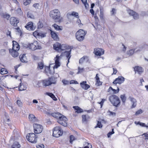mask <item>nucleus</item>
<instances>
[{"mask_svg": "<svg viewBox=\"0 0 148 148\" xmlns=\"http://www.w3.org/2000/svg\"><path fill=\"white\" fill-rule=\"evenodd\" d=\"M49 15L56 22H60V14L58 10L55 9L51 11L49 13Z\"/></svg>", "mask_w": 148, "mask_h": 148, "instance_id": "nucleus-1", "label": "nucleus"}, {"mask_svg": "<svg viewBox=\"0 0 148 148\" xmlns=\"http://www.w3.org/2000/svg\"><path fill=\"white\" fill-rule=\"evenodd\" d=\"M43 86L45 87L51 85L52 84H55L56 83V78L53 77H51L47 79L41 81Z\"/></svg>", "mask_w": 148, "mask_h": 148, "instance_id": "nucleus-2", "label": "nucleus"}, {"mask_svg": "<svg viewBox=\"0 0 148 148\" xmlns=\"http://www.w3.org/2000/svg\"><path fill=\"white\" fill-rule=\"evenodd\" d=\"M110 102L113 106L117 107L120 104L121 101L119 97L115 95H110L109 97Z\"/></svg>", "mask_w": 148, "mask_h": 148, "instance_id": "nucleus-3", "label": "nucleus"}, {"mask_svg": "<svg viewBox=\"0 0 148 148\" xmlns=\"http://www.w3.org/2000/svg\"><path fill=\"white\" fill-rule=\"evenodd\" d=\"M86 32L82 29L79 30L75 34V38L79 41H82L84 39Z\"/></svg>", "mask_w": 148, "mask_h": 148, "instance_id": "nucleus-4", "label": "nucleus"}, {"mask_svg": "<svg viewBox=\"0 0 148 148\" xmlns=\"http://www.w3.org/2000/svg\"><path fill=\"white\" fill-rule=\"evenodd\" d=\"M67 118L61 114L57 120L58 122L60 124L64 127H66L67 124L66 123Z\"/></svg>", "mask_w": 148, "mask_h": 148, "instance_id": "nucleus-5", "label": "nucleus"}, {"mask_svg": "<svg viewBox=\"0 0 148 148\" xmlns=\"http://www.w3.org/2000/svg\"><path fill=\"white\" fill-rule=\"evenodd\" d=\"M62 130L59 126H57L54 128L53 135V136L58 137L62 134Z\"/></svg>", "mask_w": 148, "mask_h": 148, "instance_id": "nucleus-6", "label": "nucleus"}, {"mask_svg": "<svg viewBox=\"0 0 148 148\" xmlns=\"http://www.w3.org/2000/svg\"><path fill=\"white\" fill-rule=\"evenodd\" d=\"M29 135L26 136V138L28 140L32 143H35L37 141V137L34 133H30L29 134Z\"/></svg>", "mask_w": 148, "mask_h": 148, "instance_id": "nucleus-7", "label": "nucleus"}, {"mask_svg": "<svg viewBox=\"0 0 148 148\" xmlns=\"http://www.w3.org/2000/svg\"><path fill=\"white\" fill-rule=\"evenodd\" d=\"M33 126L34 132L35 134H39L42 132L43 127L41 125L35 123L33 124Z\"/></svg>", "mask_w": 148, "mask_h": 148, "instance_id": "nucleus-8", "label": "nucleus"}, {"mask_svg": "<svg viewBox=\"0 0 148 148\" xmlns=\"http://www.w3.org/2000/svg\"><path fill=\"white\" fill-rule=\"evenodd\" d=\"M29 48L32 50H35L37 49H41V47L39 46L37 41H34L33 43L29 44Z\"/></svg>", "mask_w": 148, "mask_h": 148, "instance_id": "nucleus-9", "label": "nucleus"}, {"mask_svg": "<svg viewBox=\"0 0 148 148\" xmlns=\"http://www.w3.org/2000/svg\"><path fill=\"white\" fill-rule=\"evenodd\" d=\"M19 22V21L15 17H12L10 19V24L14 27L17 26V23Z\"/></svg>", "mask_w": 148, "mask_h": 148, "instance_id": "nucleus-10", "label": "nucleus"}, {"mask_svg": "<svg viewBox=\"0 0 148 148\" xmlns=\"http://www.w3.org/2000/svg\"><path fill=\"white\" fill-rule=\"evenodd\" d=\"M125 79L122 76H119L118 78H116L115 80L113 82V83L116 85V84H121L123 83Z\"/></svg>", "mask_w": 148, "mask_h": 148, "instance_id": "nucleus-11", "label": "nucleus"}, {"mask_svg": "<svg viewBox=\"0 0 148 148\" xmlns=\"http://www.w3.org/2000/svg\"><path fill=\"white\" fill-rule=\"evenodd\" d=\"M94 53L96 55L100 56L104 53V50L99 48L95 49Z\"/></svg>", "mask_w": 148, "mask_h": 148, "instance_id": "nucleus-12", "label": "nucleus"}, {"mask_svg": "<svg viewBox=\"0 0 148 148\" xmlns=\"http://www.w3.org/2000/svg\"><path fill=\"white\" fill-rule=\"evenodd\" d=\"M127 12L130 15L133 16L135 19H136L138 18V14L133 10H128Z\"/></svg>", "mask_w": 148, "mask_h": 148, "instance_id": "nucleus-13", "label": "nucleus"}, {"mask_svg": "<svg viewBox=\"0 0 148 148\" xmlns=\"http://www.w3.org/2000/svg\"><path fill=\"white\" fill-rule=\"evenodd\" d=\"M80 85L82 88L85 90H87L90 87V86L86 84V81H84L80 83Z\"/></svg>", "mask_w": 148, "mask_h": 148, "instance_id": "nucleus-14", "label": "nucleus"}, {"mask_svg": "<svg viewBox=\"0 0 148 148\" xmlns=\"http://www.w3.org/2000/svg\"><path fill=\"white\" fill-rule=\"evenodd\" d=\"M62 57V55L60 56L58 55L56 56V58H55V65L54 67L56 68H57L60 65V63L59 61L60 57Z\"/></svg>", "mask_w": 148, "mask_h": 148, "instance_id": "nucleus-15", "label": "nucleus"}, {"mask_svg": "<svg viewBox=\"0 0 148 148\" xmlns=\"http://www.w3.org/2000/svg\"><path fill=\"white\" fill-rule=\"evenodd\" d=\"M12 42L13 47L12 49L17 51H18L20 49V47L19 44L16 42L15 41H13Z\"/></svg>", "mask_w": 148, "mask_h": 148, "instance_id": "nucleus-16", "label": "nucleus"}, {"mask_svg": "<svg viewBox=\"0 0 148 148\" xmlns=\"http://www.w3.org/2000/svg\"><path fill=\"white\" fill-rule=\"evenodd\" d=\"M9 51L10 53L13 57H16L18 55L17 51L13 49H9Z\"/></svg>", "mask_w": 148, "mask_h": 148, "instance_id": "nucleus-17", "label": "nucleus"}, {"mask_svg": "<svg viewBox=\"0 0 148 148\" xmlns=\"http://www.w3.org/2000/svg\"><path fill=\"white\" fill-rule=\"evenodd\" d=\"M129 98L130 99V101L132 103V106L131 107V108H133L135 107L136 106V99L133 97H129Z\"/></svg>", "mask_w": 148, "mask_h": 148, "instance_id": "nucleus-18", "label": "nucleus"}, {"mask_svg": "<svg viewBox=\"0 0 148 148\" xmlns=\"http://www.w3.org/2000/svg\"><path fill=\"white\" fill-rule=\"evenodd\" d=\"M134 70L135 72H137L138 74H140L143 71V68L139 66H136L134 68Z\"/></svg>", "mask_w": 148, "mask_h": 148, "instance_id": "nucleus-19", "label": "nucleus"}, {"mask_svg": "<svg viewBox=\"0 0 148 148\" xmlns=\"http://www.w3.org/2000/svg\"><path fill=\"white\" fill-rule=\"evenodd\" d=\"M19 58L21 61L22 62L26 63L27 62V60L25 55H20L19 56Z\"/></svg>", "mask_w": 148, "mask_h": 148, "instance_id": "nucleus-20", "label": "nucleus"}, {"mask_svg": "<svg viewBox=\"0 0 148 148\" xmlns=\"http://www.w3.org/2000/svg\"><path fill=\"white\" fill-rule=\"evenodd\" d=\"M51 34L52 37L55 40H58L59 39V38L57 35L54 32L51 30Z\"/></svg>", "mask_w": 148, "mask_h": 148, "instance_id": "nucleus-21", "label": "nucleus"}, {"mask_svg": "<svg viewBox=\"0 0 148 148\" xmlns=\"http://www.w3.org/2000/svg\"><path fill=\"white\" fill-rule=\"evenodd\" d=\"M33 23L30 22L25 26V27L28 30H32L33 29Z\"/></svg>", "mask_w": 148, "mask_h": 148, "instance_id": "nucleus-22", "label": "nucleus"}, {"mask_svg": "<svg viewBox=\"0 0 148 148\" xmlns=\"http://www.w3.org/2000/svg\"><path fill=\"white\" fill-rule=\"evenodd\" d=\"M29 121L32 122H34L36 120V118L34 115L32 114L29 115Z\"/></svg>", "mask_w": 148, "mask_h": 148, "instance_id": "nucleus-23", "label": "nucleus"}, {"mask_svg": "<svg viewBox=\"0 0 148 148\" xmlns=\"http://www.w3.org/2000/svg\"><path fill=\"white\" fill-rule=\"evenodd\" d=\"M98 74H97L96 75V76L95 78L96 79V83L95 84L97 86H99L102 85V82L100 81L99 78L98 76Z\"/></svg>", "mask_w": 148, "mask_h": 148, "instance_id": "nucleus-24", "label": "nucleus"}, {"mask_svg": "<svg viewBox=\"0 0 148 148\" xmlns=\"http://www.w3.org/2000/svg\"><path fill=\"white\" fill-rule=\"evenodd\" d=\"M73 108L76 110L75 112L79 113H82L83 112V110L78 106H73Z\"/></svg>", "mask_w": 148, "mask_h": 148, "instance_id": "nucleus-25", "label": "nucleus"}, {"mask_svg": "<svg viewBox=\"0 0 148 148\" xmlns=\"http://www.w3.org/2000/svg\"><path fill=\"white\" fill-rule=\"evenodd\" d=\"M61 45L58 42H57L53 45L54 49L56 50H60Z\"/></svg>", "mask_w": 148, "mask_h": 148, "instance_id": "nucleus-26", "label": "nucleus"}, {"mask_svg": "<svg viewBox=\"0 0 148 148\" xmlns=\"http://www.w3.org/2000/svg\"><path fill=\"white\" fill-rule=\"evenodd\" d=\"M61 114L58 112H54L51 113V115L58 119Z\"/></svg>", "mask_w": 148, "mask_h": 148, "instance_id": "nucleus-27", "label": "nucleus"}, {"mask_svg": "<svg viewBox=\"0 0 148 148\" xmlns=\"http://www.w3.org/2000/svg\"><path fill=\"white\" fill-rule=\"evenodd\" d=\"M20 145L18 142H15L12 146V148H19L20 147Z\"/></svg>", "mask_w": 148, "mask_h": 148, "instance_id": "nucleus-28", "label": "nucleus"}, {"mask_svg": "<svg viewBox=\"0 0 148 148\" xmlns=\"http://www.w3.org/2000/svg\"><path fill=\"white\" fill-rule=\"evenodd\" d=\"M82 121L84 122L86 121L90 118L88 114L83 115H82Z\"/></svg>", "mask_w": 148, "mask_h": 148, "instance_id": "nucleus-29", "label": "nucleus"}, {"mask_svg": "<svg viewBox=\"0 0 148 148\" xmlns=\"http://www.w3.org/2000/svg\"><path fill=\"white\" fill-rule=\"evenodd\" d=\"M71 49H70L68 51H65L64 52V54L66 56L67 58H68L70 56H71L70 54L71 53Z\"/></svg>", "mask_w": 148, "mask_h": 148, "instance_id": "nucleus-30", "label": "nucleus"}, {"mask_svg": "<svg viewBox=\"0 0 148 148\" xmlns=\"http://www.w3.org/2000/svg\"><path fill=\"white\" fill-rule=\"evenodd\" d=\"M69 48V46L66 44H63L61 46L60 49L62 50H64L67 49Z\"/></svg>", "mask_w": 148, "mask_h": 148, "instance_id": "nucleus-31", "label": "nucleus"}, {"mask_svg": "<svg viewBox=\"0 0 148 148\" xmlns=\"http://www.w3.org/2000/svg\"><path fill=\"white\" fill-rule=\"evenodd\" d=\"M53 26L54 27L55 29L57 30H61L62 29V27H60L56 24H53Z\"/></svg>", "mask_w": 148, "mask_h": 148, "instance_id": "nucleus-32", "label": "nucleus"}, {"mask_svg": "<svg viewBox=\"0 0 148 148\" xmlns=\"http://www.w3.org/2000/svg\"><path fill=\"white\" fill-rule=\"evenodd\" d=\"M120 98L121 99L123 103L124 104L126 99V97L125 96V94L121 95L120 96Z\"/></svg>", "mask_w": 148, "mask_h": 148, "instance_id": "nucleus-33", "label": "nucleus"}, {"mask_svg": "<svg viewBox=\"0 0 148 148\" xmlns=\"http://www.w3.org/2000/svg\"><path fill=\"white\" fill-rule=\"evenodd\" d=\"M21 85L18 88V90L19 91H22L25 90L26 89V87L24 86L23 84H22L21 83L20 84Z\"/></svg>", "mask_w": 148, "mask_h": 148, "instance_id": "nucleus-34", "label": "nucleus"}, {"mask_svg": "<svg viewBox=\"0 0 148 148\" xmlns=\"http://www.w3.org/2000/svg\"><path fill=\"white\" fill-rule=\"evenodd\" d=\"M44 64L42 62H40L38 63V68H39L40 69H42L43 68Z\"/></svg>", "mask_w": 148, "mask_h": 148, "instance_id": "nucleus-35", "label": "nucleus"}, {"mask_svg": "<svg viewBox=\"0 0 148 148\" xmlns=\"http://www.w3.org/2000/svg\"><path fill=\"white\" fill-rule=\"evenodd\" d=\"M134 49H132L129 50L127 52V54L129 56L132 55L134 52Z\"/></svg>", "mask_w": 148, "mask_h": 148, "instance_id": "nucleus-36", "label": "nucleus"}, {"mask_svg": "<svg viewBox=\"0 0 148 148\" xmlns=\"http://www.w3.org/2000/svg\"><path fill=\"white\" fill-rule=\"evenodd\" d=\"M134 123L135 124H136V125H139L141 126H142L143 127H146V125H145V124L144 123L140 122H137L136 121H135L134 122Z\"/></svg>", "mask_w": 148, "mask_h": 148, "instance_id": "nucleus-37", "label": "nucleus"}, {"mask_svg": "<svg viewBox=\"0 0 148 148\" xmlns=\"http://www.w3.org/2000/svg\"><path fill=\"white\" fill-rule=\"evenodd\" d=\"M30 0H24L23 1V3L25 5H29L31 3Z\"/></svg>", "mask_w": 148, "mask_h": 148, "instance_id": "nucleus-38", "label": "nucleus"}, {"mask_svg": "<svg viewBox=\"0 0 148 148\" xmlns=\"http://www.w3.org/2000/svg\"><path fill=\"white\" fill-rule=\"evenodd\" d=\"M0 72L1 74L2 75L6 74L8 72V71L4 68L1 69Z\"/></svg>", "mask_w": 148, "mask_h": 148, "instance_id": "nucleus-39", "label": "nucleus"}, {"mask_svg": "<svg viewBox=\"0 0 148 148\" xmlns=\"http://www.w3.org/2000/svg\"><path fill=\"white\" fill-rule=\"evenodd\" d=\"M70 15H72L73 16H74L75 17H76L77 18H78V14L77 12H73L72 13L70 14Z\"/></svg>", "mask_w": 148, "mask_h": 148, "instance_id": "nucleus-40", "label": "nucleus"}, {"mask_svg": "<svg viewBox=\"0 0 148 148\" xmlns=\"http://www.w3.org/2000/svg\"><path fill=\"white\" fill-rule=\"evenodd\" d=\"M2 16L4 18H6L7 20H9L10 17V16L8 14H3Z\"/></svg>", "mask_w": 148, "mask_h": 148, "instance_id": "nucleus-41", "label": "nucleus"}, {"mask_svg": "<svg viewBox=\"0 0 148 148\" xmlns=\"http://www.w3.org/2000/svg\"><path fill=\"white\" fill-rule=\"evenodd\" d=\"M5 50L3 49H1L0 50V54L1 55L3 56L5 54Z\"/></svg>", "mask_w": 148, "mask_h": 148, "instance_id": "nucleus-42", "label": "nucleus"}, {"mask_svg": "<svg viewBox=\"0 0 148 148\" xmlns=\"http://www.w3.org/2000/svg\"><path fill=\"white\" fill-rule=\"evenodd\" d=\"M70 143H72V142L75 139L74 136L72 135L70 136Z\"/></svg>", "mask_w": 148, "mask_h": 148, "instance_id": "nucleus-43", "label": "nucleus"}, {"mask_svg": "<svg viewBox=\"0 0 148 148\" xmlns=\"http://www.w3.org/2000/svg\"><path fill=\"white\" fill-rule=\"evenodd\" d=\"M85 57H86V56H84L83 57L80 59L79 60V63L80 64H82L83 62L84 61L85 59Z\"/></svg>", "mask_w": 148, "mask_h": 148, "instance_id": "nucleus-44", "label": "nucleus"}, {"mask_svg": "<svg viewBox=\"0 0 148 148\" xmlns=\"http://www.w3.org/2000/svg\"><path fill=\"white\" fill-rule=\"evenodd\" d=\"M38 28L40 29L43 26V24L39 21L38 23Z\"/></svg>", "mask_w": 148, "mask_h": 148, "instance_id": "nucleus-45", "label": "nucleus"}, {"mask_svg": "<svg viewBox=\"0 0 148 148\" xmlns=\"http://www.w3.org/2000/svg\"><path fill=\"white\" fill-rule=\"evenodd\" d=\"M143 111L142 110L140 109L138 110L136 113L135 115H138L139 114H141L142 113Z\"/></svg>", "mask_w": 148, "mask_h": 148, "instance_id": "nucleus-46", "label": "nucleus"}, {"mask_svg": "<svg viewBox=\"0 0 148 148\" xmlns=\"http://www.w3.org/2000/svg\"><path fill=\"white\" fill-rule=\"evenodd\" d=\"M112 90L114 92V94H116L118 93L119 90V89L118 87H117V89L116 90L114 89H112Z\"/></svg>", "mask_w": 148, "mask_h": 148, "instance_id": "nucleus-47", "label": "nucleus"}, {"mask_svg": "<svg viewBox=\"0 0 148 148\" xmlns=\"http://www.w3.org/2000/svg\"><path fill=\"white\" fill-rule=\"evenodd\" d=\"M27 16L28 18H33L34 16L31 14L30 12H28L27 14Z\"/></svg>", "mask_w": 148, "mask_h": 148, "instance_id": "nucleus-48", "label": "nucleus"}, {"mask_svg": "<svg viewBox=\"0 0 148 148\" xmlns=\"http://www.w3.org/2000/svg\"><path fill=\"white\" fill-rule=\"evenodd\" d=\"M33 6L36 9H38L39 8V3H36L34 4L33 5Z\"/></svg>", "mask_w": 148, "mask_h": 148, "instance_id": "nucleus-49", "label": "nucleus"}, {"mask_svg": "<svg viewBox=\"0 0 148 148\" xmlns=\"http://www.w3.org/2000/svg\"><path fill=\"white\" fill-rule=\"evenodd\" d=\"M62 82L64 85L68 84L69 83V81L64 79L63 80Z\"/></svg>", "mask_w": 148, "mask_h": 148, "instance_id": "nucleus-50", "label": "nucleus"}, {"mask_svg": "<svg viewBox=\"0 0 148 148\" xmlns=\"http://www.w3.org/2000/svg\"><path fill=\"white\" fill-rule=\"evenodd\" d=\"M98 127L99 128H101L102 127V125H101V122L98 121V123L97 124V126L96 127H95V128Z\"/></svg>", "mask_w": 148, "mask_h": 148, "instance_id": "nucleus-51", "label": "nucleus"}, {"mask_svg": "<svg viewBox=\"0 0 148 148\" xmlns=\"http://www.w3.org/2000/svg\"><path fill=\"white\" fill-rule=\"evenodd\" d=\"M37 148H44V146L42 144H41L39 145H38L36 146Z\"/></svg>", "mask_w": 148, "mask_h": 148, "instance_id": "nucleus-52", "label": "nucleus"}, {"mask_svg": "<svg viewBox=\"0 0 148 148\" xmlns=\"http://www.w3.org/2000/svg\"><path fill=\"white\" fill-rule=\"evenodd\" d=\"M110 113L109 115L110 116H114L116 115V113L115 112H111L110 111H109Z\"/></svg>", "mask_w": 148, "mask_h": 148, "instance_id": "nucleus-53", "label": "nucleus"}, {"mask_svg": "<svg viewBox=\"0 0 148 148\" xmlns=\"http://www.w3.org/2000/svg\"><path fill=\"white\" fill-rule=\"evenodd\" d=\"M114 133V132H109L107 134L108 137L109 138L110 137V136L112 134Z\"/></svg>", "mask_w": 148, "mask_h": 148, "instance_id": "nucleus-54", "label": "nucleus"}, {"mask_svg": "<svg viewBox=\"0 0 148 148\" xmlns=\"http://www.w3.org/2000/svg\"><path fill=\"white\" fill-rule=\"evenodd\" d=\"M83 71V69H80L79 67H78V71L77 72V74H79L80 73H82Z\"/></svg>", "mask_w": 148, "mask_h": 148, "instance_id": "nucleus-55", "label": "nucleus"}, {"mask_svg": "<svg viewBox=\"0 0 148 148\" xmlns=\"http://www.w3.org/2000/svg\"><path fill=\"white\" fill-rule=\"evenodd\" d=\"M77 82L76 81L74 80H71L70 82V84H77Z\"/></svg>", "mask_w": 148, "mask_h": 148, "instance_id": "nucleus-56", "label": "nucleus"}, {"mask_svg": "<svg viewBox=\"0 0 148 148\" xmlns=\"http://www.w3.org/2000/svg\"><path fill=\"white\" fill-rule=\"evenodd\" d=\"M47 95L49 96L50 97H51V98L53 96V94L51 93L50 92H47Z\"/></svg>", "mask_w": 148, "mask_h": 148, "instance_id": "nucleus-57", "label": "nucleus"}, {"mask_svg": "<svg viewBox=\"0 0 148 148\" xmlns=\"http://www.w3.org/2000/svg\"><path fill=\"white\" fill-rule=\"evenodd\" d=\"M83 4L86 8H87L89 7V5L87 3V2H85V3H83Z\"/></svg>", "mask_w": 148, "mask_h": 148, "instance_id": "nucleus-58", "label": "nucleus"}, {"mask_svg": "<svg viewBox=\"0 0 148 148\" xmlns=\"http://www.w3.org/2000/svg\"><path fill=\"white\" fill-rule=\"evenodd\" d=\"M33 35L35 36H36V35L39 36L40 35L39 33H38V32H36V31L34 32L33 33Z\"/></svg>", "mask_w": 148, "mask_h": 148, "instance_id": "nucleus-59", "label": "nucleus"}, {"mask_svg": "<svg viewBox=\"0 0 148 148\" xmlns=\"http://www.w3.org/2000/svg\"><path fill=\"white\" fill-rule=\"evenodd\" d=\"M17 12L18 13H19L20 14H21L22 13V11L21 9L20 8H18L16 10Z\"/></svg>", "mask_w": 148, "mask_h": 148, "instance_id": "nucleus-60", "label": "nucleus"}, {"mask_svg": "<svg viewBox=\"0 0 148 148\" xmlns=\"http://www.w3.org/2000/svg\"><path fill=\"white\" fill-rule=\"evenodd\" d=\"M105 101V99H102L101 101L99 103L101 105V107H102V106L103 105Z\"/></svg>", "mask_w": 148, "mask_h": 148, "instance_id": "nucleus-61", "label": "nucleus"}, {"mask_svg": "<svg viewBox=\"0 0 148 148\" xmlns=\"http://www.w3.org/2000/svg\"><path fill=\"white\" fill-rule=\"evenodd\" d=\"M143 135H144L145 136V139L148 140V134H147V133H144L143 134Z\"/></svg>", "mask_w": 148, "mask_h": 148, "instance_id": "nucleus-62", "label": "nucleus"}, {"mask_svg": "<svg viewBox=\"0 0 148 148\" xmlns=\"http://www.w3.org/2000/svg\"><path fill=\"white\" fill-rule=\"evenodd\" d=\"M17 103L18 106H20L21 105V102L20 100H18L17 101Z\"/></svg>", "mask_w": 148, "mask_h": 148, "instance_id": "nucleus-63", "label": "nucleus"}, {"mask_svg": "<svg viewBox=\"0 0 148 148\" xmlns=\"http://www.w3.org/2000/svg\"><path fill=\"white\" fill-rule=\"evenodd\" d=\"M51 98H52V99L54 101H56L57 100V99L54 95H53V96Z\"/></svg>", "mask_w": 148, "mask_h": 148, "instance_id": "nucleus-64", "label": "nucleus"}]
</instances>
